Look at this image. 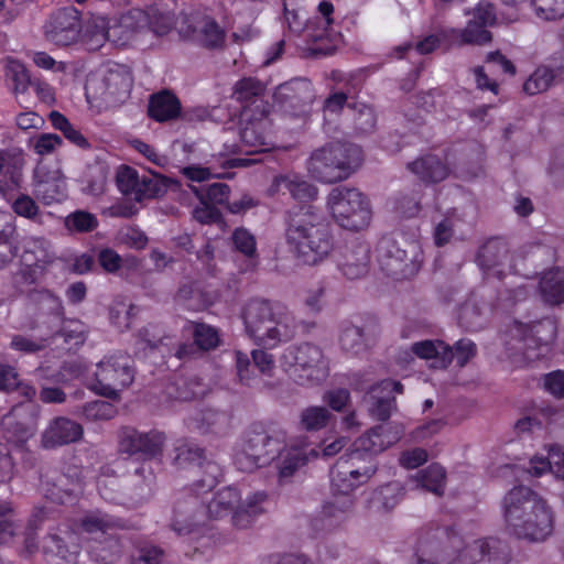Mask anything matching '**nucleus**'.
I'll return each instance as SVG.
<instances>
[{"mask_svg":"<svg viewBox=\"0 0 564 564\" xmlns=\"http://www.w3.org/2000/svg\"><path fill=\"white\" fill-rule=\"evenodd\" d=\"M280 455V477H290L310 459L316 458L318 452L308 447L304 441L288 445L281 451L280 442L265 432H248L234 454V463L238 469L251 473L269 464Z\"/></svg>","mask_w":564,"mask_h":564,"instance_id":"f257e3e1","label":"nucleus"},{"mask_svg":"<svg viewBox=\"0 0 564 564\" xmlns=\"http://www.w3.org/2000/svg\"><path fill=\"white\" fill-rule=\"evenodd\" d=\"M502 517L510 534L543 541L553 531V512L546 502L525 486L510 489L501 501Z\"/></svg>","mask_w":564,"mask_h":564,"instance_id":"f03ea898","label":"nucleus"},{"mask_svg":"<svg viewBox=\"0 0 564 564\" xmlns=\"http://www.w3.org/2000/svg\"><path fill=\"white\" fill-rule=\"evenodd\" d=\"M289 250L303 264L318 265L335 250V237L330 224L312 207L295 214L285 229Z\"/></svg>","mask_w":564,"mask_h":564,"instance_id":"7ed1b4c3","label":"nucleus"},{"mask_svg":"<svg viewBox=\"0 0 564 564\" xmlns=\"http://www.w3.org/2000/svg\"><path fill=\"white\" fill-rule=\"evenodd\" d=\"M242 318L247 335L259 346L275 348L295 335V317L279 302L251 300L245 306Z\"/></svg>","mask_w":564,"mask_h":564,"instance_id":"20e7f679","label":"nucleus"},{"mask_svg":"<svg viewBox=\"0 0 564 564\" xmlns=\"http://www.w3.org/2000/svg\"><path fill=\"white\" fill-rule=\"evenodd\" d=\"M443 538L448 564H503L500 542L490 538H476L465 529H445Z\"/></svg>","mask_w":564,"mask_h":564,"instance_id":"39448f33","label":"nucleus"},{"mask_svg":"<svg viewBox=\"0 0 564 564\" xmlns=\"http://www.w3.org/2000/svg\"><path fill=\"white\" fill-rule=\"evenodd\" d=\"M361 161V149L358 145L335 142L312 152L307 171L319 182L335 183L346 180Z\"/></svg>","mask_w":564,"mask_h":564,"instance_id":"423d86ee","label":"nucleus"},{"mask_svg":"<svg viewBox=\"0 0 564 564\" xmlns=\"http://www.w3.org/2000/svg\"><path fill=\"white\" fill-rule=\"evenodd\" d=\"M280 364L289 377L299 384H315L328 376V362L316 345L303 343L288 347Z\"/></svg>","mask_w":564,"mask_h":564,"instance_id":"0eeeda50","label":"nucleus"},{"mask_svg":"<svg viewBox=\"0 0 564 564\" xmlns=\"http://www.w3.org/2000/svg\"><path fill=\"white\" fill-rule=\"evenodd\" d=\"M327 208L338 226L348 230H361L371 223L370 202L357 188L346 186L333 188L327 196Z\"/></svg>","mask_w":564,"mask_h":564,"instance_id":"6e6552de","label":"nucleus"},{"mask_svg":"<svg viewBox=\"0 0 564 564\" xmlns=\"http://www.w3.org/2000/svg\"><path fill=\"white\" fill-rule=\"evenodd\" d=\"M376 253L381 270L395 279L409 278L420 268L419 247L413 242L404 241L402 247L395 239L383 237L377 245Z\"/></svg>","mask_w":564,"mask_h":564,"instance_id":"1a4fd4ad","label":"nucleus"},{"mask_svg":"<svg viewBox=\"0 0 564 564\" xmlns=\"http://www.w3.org/2000/svg\"><path fill=\"white\" fill-rule=\"evenodd\" d=\"M88 468L68 464L62 470H50L42 479L44 496L56 503H65L80 496L87 484Z\"/></svg>","mask_w":564,"mask_h":564,"instance_id":"9d476101","label":"nucleus"},{"mask_svg":"<svg viewBox=\"0 0 564 564\" xmlns=\"http://www.w3.org/2000/svg\"><path fill=\"white\" fill-rule=\"evenodd\" d=\"M132 359L126 354L106 356L97 364L91 389L101 395L116 397L117 392L132 383Z\"/></svg>","mask_w":564,"mask_h":564,"instance_id":"9b49d317","label":"nucleus"},{"mask_svg":"<svg viewBox=\"0 0 564 564\" xmlns=\"http://www.w3.org/2000/svg\"><path fill=\"white\" fill-rule=\"evenodd\" d=\"M377 471L375 459L364 457L358 451H351L340 457L330 470L332 485L335 490L348 495L365 485Z\"/></svg>","mask_w":564,"mask_h":564,"instance_id":"f8f14e48","label":"nucleus"},{"mask_svg":"<svg viewBox=\"0 0 564 564\" xmlns=\"http://www.w3.org/2000/svg\"><path fill=\"white\" fill-rule=\"evenodd\" d=\"M117 186L119 191L135 202L153 199L163 196L172 181L160 174L140 175L130 166H121L117 172Z\"/></svg>","mask_w":564,"mask_h":564,"instance_id":"ddd939ff","label":"nucleus"},{"mask_svg":"<svg viewBox=\"0 0 564 564\" xmlns=\"http://www.w3.org/2000/svg\"><path fill=\"white\" fill-rule=\"evenodd\" d=\"M557 333L556 322L552 318H544L533 325L514 323L511 335L524 343L525 357L529 360L546 356L550 345L554 341Z\"/></svg>","mask_w":564,"mask_h":564,"instance_id":"4468645a","label":"nucleus"},{"mask_svg":"<svg viewBox=\"0 0 564 564\" xmlns=\"http://www.w3.org/2000/svg\"><path fill=\"white\" fill-rule=\"evenodd\" d=\"M56 260L51 242L43 237H30L25 240L21 257V274L25 282L36 283L43 279L50 265Z\"/></svg>","mask_w":564,"mask_h":564,"instance_id":"2eb2a0df","label":"nucleus"},{"mask_svg":"<svg viewBox=\"0 0 564 564\" xmlns=\"http://www.w3.org/2000/svg\"><path fill=\"white\" fill-rule=\"evenodd\" d=\"M165 441V434L161 431L141 432L132 427H126L121 431L119 447L123 453L147 460L162 455Z\"/></svg>","mask_w":564,"mask_h":564,"instance_id":"dca6fc26","label":"nucleus"},{"mask_svg":"<svg viewBox=\"0 0 564 564\" xmlns=\"http://www.w3.org/2000/svg\"><path fill=\"white\" fill-rule=\"evenodd\" d=\"M33 193L45 205L64 200L67 186L61 169L51 167L43 160L39 161L33 174Z\"/></svg>","mask_w":564,"mask_h":564,"instance_id":"f3484780","label":"nucleus"},{"mask_svg":"<svg viewBox=\"0 0 564 564\" xmlns=\"http://www.w3.org/2000/svg\"><path fill=\"white\" fill-rule=\"evenodd\" d=\"M82 32L79 12L70 7L57 10L51 14L44 25L45 37L59 46L76 43Z\"/></svg>","mask_w":564,"mask_h":564,"instance_id":"a211bd4d","label":"nucleus"},{"mask_svg":"<svg viewBox=\"0 0 564 564\" xmlns=\"http://www.w3.org/2000/svg\"><path fill=\"white\" fill-rule=\"evenodd\" d=\"M496 22V11L491 3L481 1L473 10V18L464 30H452V39L459 44H485L490 42L488 26Z\"/></svg>","mask_w":564,"mask_h":564,"instance_id":"6ab92c4d","label":"nucleus"},{"mask_svg":"<svg viewBox=\"0 0 564 564\" xmlns=\"http://www.w3.org/2000/svg\"><path fill=\"white\" fill-rule=\"evenodd\" d=\"M181 32L192 41L207 48H218L225 43V30L207 14L194 13L184 21Z\"/></svg>","mask_w":564,"mask_h":564,"instance_id":"aec40b11","label":"nucleus"},{"mask_svg":"<svg viewBox=\"0 0 564 564\" xmlns=\"http://www.w3.org/2000/svg\"><path fill=\"white\" fill-rule=\"evenodd\" d=\"M477 264L485 275L501 278L513 271L512 257L501 239H489L478 250Z\"/></svg>","mask_w":564,"mask_h":564,"instance_id":"412c9836","label":"nucleus"},{"mask_svg":"<svg viewBox=\"0 0 564 564\" xmlns=\"http://www.w3.org/2000/svg\"><path fill=\"white\" fill-rule=\"evenodd\" d=\"M149 26V15L141 9H131L119 17L107 19L109 42L116 46L128 45Z\"/></svg>","mask_w":564,"mask_h":564,"instance_id":"4be33fe9","label":"nucleus"},{"mask_svg":"<svg viewBox=\"0 0 564 564\" xmlns=\"http://www.w3.org/2000/svg\"><path fill=\"white\" fill-rule=\"evenodd\" d=\"M265 113H249L246 110L241 113L245 121L240 130V140L243 147L248 148V152L260 153L270 150L273 147L270 133V120Z\"/></svg>","mask_w":564,"mask_h":564,"instance_id":"5701e85b","label":"nucleus"},{"mask_svg":"<svg viewBox=\"0 0 564 564\" xmlns=\"http://www.w3.org/2000/svg\"><path fill=\"white\" fill-rule=\"evenodd\" d=\"M393 392L402 393L403 386L390 379L382 380L373 386L366 399L369 414L378 421H386L390 417L395 405Z\"/></svg>","mask_w":564,"mask_h":564,"instance_id":"b1692460","label":"nucleus"},{"mask_svg":"<svg viewBox=\"0 0 564 564\" xmlns=\"http://www.w3.org/2000/svg\"><path fill=\"white\" fill-rule=\"evenodd\" d=\"M84 435L83 426L64 416L53 419L42 433V446L47 449L68 445Z\"/></svg>","mask_w":564,"mask_h":564,"instance_id":"393cba45","label":"nucleus"},{"mask_svg":"<svg viewBox=\"0 0 564 564\" xmlns=\"http://www.w3.org/2000/svg\"><path fill=\"white\" fill-rule=\"evenodd\" d=\"M369 252V246L365 242L347 243L340 252L337 265L348 279H359L368 271Z\"/></svg>","mask_w":564,"mask_h":564,"instance_id":"a878e982","label":"nucleus"},{"mask_svg":"<svg viewBox=\"0 0 564 564\" xmlns=\"http://www.w3.org/2000/svg\"><path fill=\"white\" fill-rule=\"evenodd\" d=\"M200 507L197 497L180 500L174 506L171 527L177 534H189L204 524L205 514L198 511Z\"/></svg>","mask_w":564,"mask_h":564,"instance_id":"bb28decb","label":"nucleus"},{"mask_svg":"<svg viewBox=\"0 0 564 564\" xmlns=\"http://www.w3.org/2000/svg\"><path fill=\"white\" fill-rule=\"evenodd\" d=\"M399 438V432H392L391 429L380 425L360 436L354 444V451L362 453L368 459H373L375 455L397 443Z\"/></svg>","mask_w":564,"mask_h":564,"instance_id":"cd10ccee","label":"nucleus"},{"mask_svg":"<svg viewBox=\"0 0 564 564\" xmlns=\"http://www.w3.org/2000/svg\"><path fill=\"white\" fill-rule=\"evenodd\" d=\"M285 189L297 202H311L317 197V188L296 174L275 176L269 188L271 195Z\"/></svg>","mask_w":564,"mask_h":564,"instance_id":"c85d7f7f","label":"nucleus"},{"mask_svg":"<svg viewBox=\"0 0 564 564\" xmlns=\"http://www.w3.org/2000/svg\"><path fill=\"white\" fill-rule=\"evenodd\" d=\"M263 86L254 78H243L235 85L234 97L242 105V112L249 110V113H265L267 105L261 95Z\"/></svg>","mask_w":564,"mask_h":564,"instance_id":"c756f323","label":"nucleus"},{"mask_svg":"<svg viewBox=\"0 0 564 564\" xmlns=\"http://www.w3.org/2000/svg\"><path fill=\"white\" fill-rule=\"evenodd\" d=\"M528 473L541 477L551 471L555 477L564 479V449L557 445L547 448V455H535L530 459Z\"/></svg>","mask_w":564,"mask_h":564,"instance_id":"7c9ffc66","label":"nucleus"},{"mask_svg":"<svg viewBox=\"0 0 564 564\" xmlns=\"http://www.w3.org/2000/svg\"><path fill=\"white\" fill-rule=\"evenodd\" d=\"M4 80L15 99L24 96L31 86V75L25 64L20 59L7 56L3 59Z\"/></svg>","mask_w":564,"mask_h":564,"instance_id":"2f4dec72","label":"nucleus"},{"mask_svg":"<svg viewBox=\"0 0 564 564\" xmlns=\"http://www.w3.org/2000/svg\"><path fill=\"white\" fill-rule=\"evenodd\" d=\"M241 494L235 487H225L218 490L206 506V516L218 520L231 514L240 507Z\"/></svg>","mask_w":564,"mask_h":564,"instance_id":"473e14b6","label":"nucleus"},{"mask_svg":"<svg viewBox=\"0 0 564 564\" xmlns=\"http://www.w3.org/2000/svg\"><path fill=\"white\" fill-rule=\"evenodd\" d=\"M408 169L425 183H437L449 175L448 166L436 155L427 154L408 164Z\"/></svg>","mask_w":564,"mask_h":564,"instance_id":"72a5a7b5","label":"nucleus"},{"mask_svg":"<svg viewBox=\"0 0 564 564\" xmlns=\"http://www.w3.org/2000/svg\"><path fill=\"white\" fill-rule=\"evenodd\" d=\"M411 350L419 358L430 360L432 368H446L453 360L451 347L442 340L416 341Z\"/></svg>","mask_w":564,"mask_h":564,"instance_id":"f704fd0d","label":"nucleus"},{"mask_svg":"<svg viewBox=\"0 0 564 564\" xmlns=\"http://www.w3.org/2000/svg\"><path fill=\"white\" fill-rule=\"evenodd\" d=\"M268 496L264 491H254L245 499L241 498L240 507L234 512L232 525L237 529L249 528L256 517L264 512L263 505Z\"/></svg>","mask_w":564,"mask_h":564,"instance_id":"c9c22d12","label":"nucleus"},{"mask_svg":"<svg viewBox=\"0 0 564 564\" xmlns=\"http://www.w3.org/2000/svg\"><path fill=\"white\" fill-rule=\"evenodd\" d=\"M59 531L65 534V539L57 533H50L44 540L43 551L58 556L68 563L75 562L79 553L77 536L74 532L67 530Z\"/></svg>","mask_w":564,"mask_h":564,"instance_id":"e433bc0d","label":"nucleus"},{"mask_svg":"<svg viewBox=\"0 0 564 564\" xmlns=\"http://www.w3.org/2000/svg\"><path fill=\"white\" fill-rule=\"evenodd\" d=\"M540 293L544 302L557 305L564 302V270L551 269L540 280Z\"/></svg>","mask_w":564,"mask_h":564,"instance_id":"4c0bfd02","label":"nucleus"},{"mask_svg":"<svg viewBox=\"0 0 564 564\" xmlns=\"http://www.w3.org/2000/svg\"><path fill=\"white\" fill-rule=\"evenodd\" d=\"M181 111L178 99L169 91L153 95L149 102V115L156 121L163 122L175 119Z\"/></svg>","mask_w":564,"mask_h":564,"instance_id":"58836bf2","label":"nucleus"},{"mask_svg":"<svg viewBox=\"0 0 564 564\" xmlns=\"http://www.w3.org/2000/svg\"><path fill=\"white\" fill-rule=\"evenodd\" d=\"M17 235L15 217L10 212L0 210V269L14 257L12 241Z\"/></svg>","mask_w":564,"mask_h":564,"instance_id":"ea45409f","label":"nucleus"},{"mask_svg":"<svg viewBox=\"0 0 564 564\" xmlns=\"http://www.w3.org/2000/svg\"><path fill=\"white\" fill-rule=\"evenodd\" d=\"M202 433L221 434L227 432L230 426V417L224 413L212 409L197 413L189 423Z\"/></svg>","mask_w":564,"mask_h":564,"instance_id":"a19ab883","label":"nucleus"},{"mask_svg":"<svg viewBox=\"0 0 564 564\" xmlns=\"http://www.w3.org/2000/svg\"><path fill=\"white\" fill-rule=\"evenodd\" d=\"M96 486L102 499L116 503L123 502L122 495L119 492L120 480L112 465L100 468L96 478Z\"/></svg>","mask_w":564,"mask_h":564,"instance_id":"79ce46f5","label":"nucleus"},{"mask_svg":"<svg viewBox=\"0 0 564 564\" xmlns=\"http://www.w3.org/2000/svg\"><path fill=\"white\" fill-rule=\"evenodd\" d=\"M465 223L458 217L456 210L448 213L434 228L435 245L442 247L451 241L453 237L463 238Z\"/></svg>","mask_w":564,"mask_h":564,"instance_id":"37998d69","label":"nucleus"},{"mask_svg":"<svg viewBox=\"0 0 564 564\" xmlns=\"http://www.w3.org/2000/svg\"><path fill=\"white\" fill-rule=\"evenodd\" d=\"M352 499L349 495H335L329 501L323 506L322 514L329 524H337L345 521L352 511Z\"/></svg>","mask_w":564,"mask_h":564,"instance_id":"c03bdc74","label":"nucleus"},{"mask_svg":"<svg viewBox=\"0 0 564 564\" xmlns=\"http://www.w3.org/2000/svg\"><path fill=\"white\" fill-rule=\"evenodd\" d=\"M121 527L120 520L101 511L89 512L80 521V530L87 534H106L108 531Z\"/></svg>","mask_w":564,"mask_h":564,"instance_id":"a18cd8bd","label":"nucleus"},{"mask_svg":"<svg viewBox=\"0 0 564 564\" xmlns=\"http://www.w3.org/2000/svg\"><path fill=\"white\" fill-rule=\"evenodd\" d=\"M22 408H15L10 414L4 416L2 425L10 436L9 440L15 442H24L33 435L35 422L33 417L28 421L19 422L17 419L20 416Z\"/></svg>","mask_w":564,"mask_h":564,"instance_id":"49530a36","label":"nucleus"},{"mask_svg":"<svg viewBox=\"0 0 564 564\" xmlns=\"http://www.w3.org/2000/svg\"><path fill=\"white\" fill-rule=\"evenodd\" d=\"M412 481L416 487L426 489L435 495H442L445 485V470L437 464L430 465L427 468L419 471Z\"/></svg>","mask_w":564,"mask_h":564,"instance_id":"de8ad7c7","label":"nucleus"},{"mask_svg":"<svg viewBox=\"0 0 564 564\" xmlns=\"http://www.w3.org/2000/svg\"><path fill=\"white\" fill-rule=\"evenodd\" d=\"M106 42H109L107 18H94L84 31L83 43L88 51H97L101 48Z\"/></svg>","mask_w":564,"mask_h":564,"instance_id":"09e8293b","label":"nucleus"},{"mask_svg":"<svg viewBox=\"0 0 564 564\" xmlns=\"http://www.w3.org/2000/svg\"><path fill=\"white\" fill-rule=\"evenodd\" d=\"M101 85L102 95L113 97L121 96L129 93L131 78L126 72L119 68H110L102 76Z\"/></svg>","mask_w":564,"mask_h":564,"instance_id":"8fccbe9b","label":"nucleus"},{"mask_svg":"<svg viewBox=\"0 0 564 564\" xmlns=\"http://www.w3.org/2000/svg\"><path fill=\"white\" fill-rule=\"evenodd\" d=\"M558 69L554 70L547 66H539L525 80L523 90L528 95H536L547 90L556 80Z\"/></svg>","mask_w":564,"mask_h":564,"instance_id":"3c124183","label":"nucleus"},{"mask_svg":"<svg viewBox=\"0 0 564 564\" xmlns=\"http://www.w3.org/2000/svg\"><path fill=\"white\" fill-rule=\"evenodd\" d=\"M48 119L54 129L59 130L64 137L80 149H88L89 142L69 120L58 111H51Z\"/></svg>","mask_w":564,"mask_h":564,"instance_id":"603ef678","label":"nucleus"},{"mask_svg":"<svg viewBox=\"0 0 564 564\" xmlns=\"http://www.w3.org/2000/svg\"><path fill=\"white\" fill-rule=\"evenodd\" d=\"M194 343L200 350H210L218 347L220 337L217 328L205 323H192Z\"/></svg>","mask_w":564,"mask_h":564,"instance_id":"864d4df0","label":"nucleus"},{"mask_svg":"<svg viewBox=\"0 0 564 564\" xmlns=\"http://www.w3.org/2000/svg\"><path fill=\"white\" fill-rule=\"evenodd\" d=\"M339 343L344 350L354 355L364 351L367 347L362 329L350 324L343 326Z\"/></svg>","mask_w":564,"mask_h":564,"instance_id":"5fc2aeb1","label":"nucleus"},{"mask_svg":"<svg viewBox=\"0 0 564 564\" xmlns=\"http://www.w3.org/2000/svg\"><path fill=\"white\" fill-rule=\"evenodd\" d=\"M332 417V413L324 406H308L301 414V424L307 431L324 429Z\"/></svg>","mask_w":564,"mask_h":564,"instance_id":"6e6d98bb","label":"nucleus"},{"mask_svg":"<svg viewBox=\"0 0 564 564\" xmlns=\"http://www.w3.org/2000/svg\"><path fill=\"white\" fill-rule=\"evenodd\" d=\"M536 18L544 21H556L564 17V0H531Z\"/></svg>","mask_w":564,"mask_h":564,"instance_id":"4d7b16f0","label":"nucleus"},{"mask_svg":"<svg viewBox=\"0 0 564 564\" xmlns=\"http://www.w3.org/2000/svg\"><path fill=\"white\" fill-rule=\"evenodd\" d=\"M64 224L68 231L89 232L97 228L98 219L88 212L76 210L65 218Z\"/></svg>","mask_w":564,"mask_h":564,"instance_id":"13d9d810","label":"nucleus"},{"mask_svg":"<svg viewBox=\"0 0 564 564\" xmlns=\"http://www.w3.org/2000/svg\"><path fill=\"white\" fill-rule=\"evenodd\" d=\"M206 392L205 386L196 378L186 380L178 379L175 382V393L169 392L173 398L181 401H189L203 397Z\"/></svg>","mask_w":564,"mask_h":564,"instance_id":"bf43d9fd","label":"nucleus"},{"mask_svg":"<svg viewBox=\"0 0 564 564\" xmlns=\"http://www.w3.org/2000/svg\"><path fill=\"white\" fill-rule=\"evenodd\" d=\"M412 564H448L444 545L441 549L435 543H422Z\"/></svg>","mask_w":564,"mask_h":564,"instance_id":"052dcab7","label":"nucleus"},{"mask_svg":"<svg viewBox=\"0 0 564 564\" xmlns=\"http://www.w3.org/2000/svg\"><path fill=\"white\" fill-rule=\"evenodd\" d=\"M63 145V139L55 133H40L30 139V147L39 156L53 154Z\"/></svg>","mask_w":564,"mask_h":564,"instance_id":"680f3d73","label":"nucleus"},{"mask_svg":"<svg viewBox=\"0 0 564 564\" xmlns=\"http://www.w3.org/2000/svg\"><path fill=\"white\" fill-rule=\"evenodd\" d=\"M176 452L175 465L177 467L203 466L204 452L202 448L192 444H183L177 446Z\"/></svg>","mask_w":564,"mask_h":564,"instance_id":"e2e57ef3","label":"nucleus"},{"mask_svg":"<svg viewBox=\"0 0 564 564\" xmlns=\"http://www.w3.org/2000/svg\"><path fill=\"white\" fill-rule=\"evenodd\" d=\"M91 557L100 564H111L120 556V546L117 540L107 539L105 543L95 545L90 549Z\"/></svg>","mask_w":564,"mask_h":564,"instance_id":"0e129e2a","label":"nucleus"},{"mask_svg":"<svg viewBox=\"0 0 564 564\" xmlns=\"http://www.w3.org/2000/svg\"><path fill=\"white\" fill-rule=\"evenodd\" d=\"M116 413L115 405L104 400L91 401L83 406V415L91 421L110 420Z\"/></svg>","mask_w":564,"mask_h":564,"instance_id":"69168bd1","label":"nucleus"},{"mask_svg":"<svg viewBox=\"0 0 564 564\" xmlns=\"http://www.w3.org/2000/svg\"><path fill=\"white\" fill-rule=\"evenodd\" d=\"M135 310V306L130 303L116 301L110 308L111 323L120 330L128 329Z\"/></svg>","mask_w":564,"mask_h":564,"instance_id":"338daca9","label":"nucleus"},{"mask_svg":"<svg viewBox=\"0 0 564 564\" xmlns=\"http://www.w3.org/2000/svg\"><path fill=\"white\" fill-rule=\"evenodd\" d=\"M29 299L32 303L39 305L41 310L48 313H59L62 310V302L58 296L47 289L30 292Z\"/></svg>","mask_w":564,"mask_h":564,"instance_id":"774afa93","label":"nucleus"}]
</instances>
